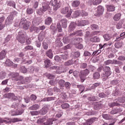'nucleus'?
Masks as SVG:
<instances>
[{
	"label": "nucleus",
	"mask_w": 125,
	"mask_h": 125,
	"mask_svg": "<svg viewBox=\"0 0 125 125\" xmlns=\"http://www.w3.org/2000/svg\"><path fill=\"white\" fill-rule=\"evenodd\" d=\"M17 40L19 42H20V43H25V42H26V39H25V36H24V34L19 35L17 37Z\"/></svg>",
	"instance_id": "6e6552de"
},
{
	"label": "nucleus",
	"mask_w": 125,
	"mask_h": 125,
	"mask_svg": "<svg viewBox=\"0 0 125 125\" xmlns=\"http://www.w3.org/2000/svg\"><path fill=\"white\" fill-rule=\"evenodd\" d=\"M5 64H6V65L8 66H12V65H13V62L11 61H10V60H6L5 62Z\"/></svg>",
	"instance_id": "a18cd8bd"
},
{
	"label": "nucleus",
	"mask_w": 125,
	"mask_h": 125,
	"mask_svg": "<svg viewBox=\"0 0 125 125\" xmlns=\"http://www.w3.org/2000/svg\"><path fill=\"white\" fill-rule=\"evenodd\" d=\"M87 64L86 63H82L81 65V68L82 69H85V68H87Z\"/></svg>",
	"instance_id": "bf43d9fd"
},
{
	"label": "nucleus",
	"mask_w": 125,
	"mask_h": 125,
	"mask_svg": "<svg viewBox=\"0 0 125 125\" xmlns=\"http://www.w3.org/2000/svg\"><path fill=\"white\" fill-rule=\"evenodd\" d=\"M61 23L62 24V28H67V20L65 19H62L61 20Z\"/></svg>",
	"instance_id": "dca6fc26"
},
{
	"label": "nucleus",
	"mask_w": 125,
	"mask_h": 125,
	"mask_svg": "<svg viewBox=\"0 0 125 125\" xmlns=\"http://www.w3.org/2000/svg\"><path fill=\"white\" fill-rule=\"evenodd\" d=\"M103 70L105 72V74H103L102 76L103 77L107 79L108 77L112 74L111 68L109 66H104L103 68Z\"/></svg>",
	"instance_id": "7ed1b4c3"
},
{
	"label": "nucleus",
	"mask_w": 125,
	"mask_h": 125,
	"mask_svg": "<svg viewBox=\"0 0 125 125\" xmlns=\"http://www.w3.org/2000/svg\"><path fill=\"white\" fill-rule=\"evenodd\" d=\"M77 87L79 89V90L81 92V93H83V92L84 90V86L83 85H77Z\"/></svg>",
	"instance_id": "2f4dec72"
},
{
	"label": "nucleus",
	"mask_w": 125,
	"mask_h": 125,
	"mask_svg": "<svg viewBox=\"0 0 125 125\" xmlns=\"http://www.w3.org/2000/svg\"><path fill=\"white\" fill-rule=\"evenodd\" d=\"M61 107L62 109H68V108H70V105L69 104H63L61 105Z\"/></svg>",
	"instance_id": "f704fd0d"
},
{
	"label": "nucleus",
	"mask_w": 125,
	"mask_h": 125,
	"mask_svg": "<svg viewBox=\"0 0 125 125\" xmlns=\"http://www.w3.org/2000/svg\"><path fill=\"white\" fill-rule=\"evenodd\" d=\"M75 41H76V42H77V43H80V42H83V39L80 38H76L75 39Z\"/></svg>",
	"instance_id": "864d4df0"
},
{
	"label": "nucleus",
	"mask_w": 125,
	"mask_h": 125,
	"mask_svg": "<svg viewBox=\"0 0 125 125\" xmlns=\"http://www.w3.org/2000/svg\"><path fill=\"white\" fill-rule=\"evenodd\" d=\"M39 108H40V105L39 104H34L32 106H31L29 109L30 110H38V109H39Z\"/></svg>",
	"instance_id": "c756f323"
},
{
	"label": "nucleus",
	"mask_w": 125,
	"mask_h": 125,
	"mask_svg": "<svg viewBox=\"0 0 125 125\" xmlns=\"http://www.w3.org/2000/svg\"><path fill=\"white\" fill-rule=\"evenodd\" d=\"M62 69H64V67L63 66L60 67L56 65H54L53 66L50 67V70H56V74H62V73H65V71L62 70Z\"/></svg>",
	"instance_id": "39448f33"
},
{
	"label": "nucleus",
	"mask_w": 125,
	"mask_h": 125,
	"mask_svg": "<svg viewBox=\"0 0 125 125\" xmlns=\"http://www.w3.org/2000/svg\"><path fill=\"white\" fill-rule=\"evenodd\" d=\"M103 12H104V8L101 5L98 6L95 15V16H100L103 14Z\"/></svg>",
	"instance_id": "0eeeda50"
},
{
	"label": "nucleus",
	"mask_w": 125,
	"mask_h": 125,
	"mask_svg": "<svg viewBox=\"0 0 125 125\" xmlns=\"http://www.w3.org/2000/svg\"><path fill=\"white\" fill-rule=\"evenodd\" d=\"M21 24L22 25V28L23 30H28L30 27V25H31V22H26L25 23H23L22 21L21 22Z\"/></svg>",
	"instance_id": "ddd939ff"
},
{
	"label": "nucleus",
	"mask_w": 125,
	"mask_h": 125,
	"mask_svg": "<svg viewBox=\"0 0 125 125\" xmlns=\"http://www.w3.org/2000/svg\"><path fill=\"white\" fill-rule=\"evenodd\" d=\"M74 56L78 58V57H80L81 56V53L79 52H74Z\"/></svg>",
	"instance_id": "0e129e2a"
},
{
	"label": "nucleus",
	"mask_w": 125,
	"mask_h": 125,
	"mask_svg": "<svg viewBox=\"0 0 125 125\" xmlns=\"http://www.w3.org/2000/svg\"><path fill=\"white\" fill-rule=\"evenodd\" d=\"M11 123H17L18 122H22V119L20 118H13L11 120Z\"/></svg>",
	"instance_id": "7c9ffc66"
},
{
	"label": "nucleus",
	"mask_w": 125,
	"mask_h": 125,
	"mask_svg": "<svg viewBox=\"0 0 125 125\" xmlns=\"http://www.w3.org/2000/svg\"><path fill=\"white\" fill-rule=\"evenodd\" d=\"M20 77V76H19V73H11V79L13 81H18Z\"/></svg>",
	"instance_id": "9d476101"
},
{
	"label": "nucleus",
	"mask_w": 125,
	"mask_h": 125,
	"mask_svg": "<svg viewBox=\"0 0 125 125\" xmlns=\"http://www.w3.org/2000/svg\"><path fill=\"white\" fill-rule=\"evenodd\" d=\"M105 65H110V64H112V60H108L104 62Z\"/></svg>",
	"instance_id": "5fc2aeb1"
},
{
	"label": "nucleus",
	"mask_w": 125,
	"mask_h": 125,
	"mask_svg": "<svg viewBox=\"0 0 125 125\" xmlns=\"http://www.w3.org/2000/svg\"><path fill=\"white\" fill-rule=\"evenodd\" d=\"M102 0H89L88 1L89 4L90 5H98L100 3H101Z\"/></svg>",
	"instance_id": "1a4fd4ad"
},
{
	"label": "nucleus",
	"mask_w": 125,
	"mask_h": 125,
	"mask_svg": "<svg viewBox=\"0 0 125 125\" xmlns=\"http://www.w3.org/2000/svg\"><path fill=\"white\" fill-rule=\"evenodd\" d=\"M90 41L92 42H100V39L96 36H95L91 38L90 39Z\"/></svg>",
	"instance_id": "a211bd4d"
},
{
	"label": "nucleus",
	"mask_w": 125,
	"mask_h": 125,
	"mask_svg": "<svg viewBox=\"0 0 125 125\" xmlns=\"http://www.w3.org/2000/svg\"><path fill=\"white\" fill-rule=\"evenodd\" d=\"M27 14H32L34 12V10L32 8H28L26 10Z\"/></svg>",
	"instance_id": "37998d69"
},
{
	"label": "nucleus",
	"mask_w": 125,
	"mask_h": 125,
	"mask_svg": "<svg viewBox=\"0 0 125 125\" xmlns=\"http://www.w3.org/2000/svg\"><path fill=\"white\" fill-rule=\"evenodd\" d=\"M122 22H118L117 25H116V28L117 29H121V28H122Z\"/></svg>",
	"instance_id": "774afa93"
},
{
	"label": "nucleus",
	"mask_w": 125,
	"mask_h": 125,
	"mask_svg": "<svg viewBox=\"0 0 125 125\" xmlns=\"http://www.w3.org/2000/svg\"><path fill=\"white\" fill-rule=\"evenodd\" d=\"M45 67V68H48L50 65L52 64L51 61L49 59H46L44 61Z\"/></svg>",
	"instance_id": "393cba45"
},
{
	"label": "nucleus",
	"mask_w": 125,
	"mask_h": 125,
	"mask_svg": "<svg viewBox=\"0 0 125 125\" xmlns=\"http://www.w3.org/2000/svg\"><path fill=\"white\" fill-rule=\"evenodd\" d=\"M79 15H80V12H79V11L76 10V11L74 12V13H73V17L74 18H76L78 17V16H79Z\"/></svg>",
	"instance_id": "49530a36"
},
{
	"label": "nucleus",
	"mask_w": 125,
	"mask_h": 125,
	"mask_svg": "<svg viewBox=\"0 0 125 125\" xmlns=\"http://www.w3.org/2000/svg\"><path fill=\"white\" fill-rule=\"evenodd\" d=\"M46 55L50 59L53 58V54L52 53V50L49 49L47 52H46Z\"/></svg>",
	"instance_id": "f3484780"
},
{
	"label": "nucleus",
	"mask_w": 125,
	"mask_h": 125,
	"mask_svg": "<svg viewBox=\"0 0 125 125\" xmlns=\"http://www.w3.org/2000/svg\"><path fill=\"white\" fill-rule=\"evenodd\" d=\"M13 96H14V93H9L6 95V97L7 98H10L12 99Z\"/></svg>",
	"instance_id": "09e8293b"
},
{
	"label": "nucleus",
	"mask_w": 125,
	"mask_h": 125,
	"mask_svg": "<svg viewBox=\"0 0 125 125\" xmlns=\"http://www.w3.org/2000/svg\"><path fill=\"white\" fill-rule=\"evenodd\" d=\"M5 55H6V51L5 50H3L0 53V60H2L4 58H5Z\"/></svg>",
	"instance_id": "b1692460"
},
{
	"label": "nucleus",
	"mask_w": 125,
	"mask_h": 125,
	"mask_svg": "<svg viewBox=\"0 0 125 125\" xmlns=\"http://www.w3.org/2000/svg\"><path fill=\"white\" fill-rule=\"evenodd\" d=\"M118 60H120L121 61H125V57L124 56H120L118 58Z\"/></svg>",
	"instance_id": "338daca9"
},
{
	"label": "nucleus",
	"mask_w": 125,
	"mask_h": 125,
	"mask_svg": "<svg viewBox=\"0 0 125 125\" xmlns=\"http://www.w3.org/2000/svg\"><path fill=\"white\" fill-rule=\"evenodd\" d=\"M73 35L79 36L82 37V36H83V32H82V30H78L70 34V36Z\"/></svg>",
	"instance_id": "5701e85b"
},
{
	"label": "nucleus",
	"mask_w": 125,
	"mask_h": 125,
	"mask_svg": "<svg viewBox=\"0 0 125 125\" xmlns=\"http://www.w3.org/2000/svg\"><path fill=\"white\" fill-rule=\"evenodd\" d=\"M58 84L60 86H61L62 87H63L65 85V80L63 79H61L58 83Z\"/></svg>",
	"instance_id": "c85d7f7f"
},
{
	"label": "nucleus",
	"mask_w": 125,
	"mask_h": 125,
	"mask_svg": "<svg viewBox=\"0 0 125 125\" xmlns=\"http://www.w3.org/2000/svg\"><path fill=\"white\" fill-rule=\"evenodd\" d=\"M107 11L112 12L114 11L116 9V7L113 5H107L106 6Z\"/></svg>",
	"instance_id": "2eb2a0df"
},
{
	"label": "nucleus",
	"mask_w": 125,
	"mask_h": 125,
	"mask_svg": "<svg viewBox=\"0 0 125 125\" xmlns=\"http://www.w3.org/2000/svg\"><path fill=\"white\" fill-rule=\"evenodd\" d=\"M48 110V107H43L42 109L40 110V113L42 115H45L47 113V111Z\"/></svg>",
	"instance_id": "4be33fe9"
},
{
	"label": "nucleus",
	"mask_w": 125,
	"mask_h": 125,
	"mask_svg": "<svg viewBox=\"0 0 125 125\" xmlns=\"http://www.w3.org/2000/svg\"><path fill=\"white\" fill-rule=\"evenodd\" d=\"M73 64H74L73 60H69L64 63V66H70V65H73Z\"/></svg>",
	"instance_id": "c9c22d12"
},
{
	"label": "nucleus",
	"mask_w": 125,
	"mask_h": 125,
	"mask_svg": "<svg viewBox=\"0 0 125 125\" xmlns=\"http://www.w3.org/2000/svg\"><path fill=\"white\" fill-rule=\"evenodd\" d=\"M91 28L92 30H95V29H98V26L97 24H92Z\"/></svg>",
	"instance_id": "e2e57ef3"
},
{
	"label": "nucleus",
	"mask_w": 125,
	"mask_h": 125,
	"mask_svg": "<svg viewBox=\"0 0 125 125\" xmlns=\"http://www.w3.org/2000/svg\"><path fill=\"white\" fill-rule=\"evenodd\" d=\"M112 64L120 65V64H121V62L117 61L116 60H113Z\"/></svg>",
	"instance_id": "680f3d73"
},
{
	"label": "nucleus",
	"mask_w": 125,
	"mask_h": 125,
	"mask_svg": "<svg viewBox=\"0 0 125 125\" xmlns=\"http://www.w3.org/2000/svg\"><path fill=\"white\" fill-rule=\"evenodd\" d=\"M104 40H105V41H108L110 40V39H111V37H110V36H109V34H105L104 35Z\"/></svg>",
	"instance_id": "8fccbe9b"
},
{
	"label": "nucleus",
	"mask_w": 125,
	"mask_h": 125,
	"mask_svg": "<svg viewBox=\"0 0 125 125\" xmlns=\"http://www.w3.org/2000/svg\"><path fill=\"white\" fill-rule=\"evenodd\" d=\"M55 60L58 62H63V61L61 60V58L59 56H55Z\"/></svg>",
	"instance_id": "c03bdc74"
},
{
	"label": "nucleus",
	"mask_w": 125,
	"mask_h": 125,
	"mask_svg": "<svg viewBox=\"0 0 125 125\" xmlns=\"http://www.w3.org/2000/svg\"><path fill=\"white\" fill-rule=\"evenodd\" d=\"M45 121H46V119H45V118H39L37 120V123L39 125H42V124L44 123V122H45Z\"/></svg>",
	"instance_id": "bb28decb"
},
{
	"label": "nucleus",
	"mask_w": 125,
	"mask_h": 125,
	"mask_svg": "<svg viewBox=\"0 0 125 125\" xmlns=\"http://www.w3.org/2000/svg\"><path fill=\"white\" fill-rule=\"evenodd\" d=\"M50 4H51L52 6H54V10H57L61 6L60 2H58L57 0H51L50 2Z\"/></svg>",
	"instance_id": "423d86ee"
},
{
	"label": "nucleus",
	"mask_w": 125,
	"mask_h": 125,
	"mask_svg": "<svg viewBox=\"0 0 125 125\" xmlns=\"http://www.w3.org/2000/svg\"><path fill=\"white\" fill-rule=\"evenodd\" d=\"M100 78V74H99V72H97L93 74L94 80H96L97 79H99Z\"/></svg>",
	"instance_id": "473e14b6"
},
{
	"label": "nucleus",
	"mask_w": 125,
	"mask_h": 125,
	"mask_svg": "<svg viewBox=\"0 0 125 125\" xmlns=\"http://www.w3.org/2000/svg\"><path fill=\"white\" fill-rule=\"evenodd\" d=\"M62 41L64 43H69V42H70V39L69 37H66L63 38Z\"/></svg>",
	"instance_id": "58836bf2"
},
{
	"label": "nucleus",
	"mask_w": 125,
	"mask_h": 125,
	"mask_svg": "<svg viewBox=\"0 0 125 125\" xmlns=\"http://www.w3.org/2000/svg\"><path fill=\"white\" fill-rule=\"evenodd\" d=\"M53 122H54V119H49L47 120L46 122L44 123V124L46 125H53Z\"/></svg>",
	"instance_id": "a878e982"
},
{
	"label": "nucleus",
	"mask_w": 125,
	"mask_h": 125,
	"mask_svg": "<svg viewBox=\"0 0 125 125\" xmlns=\"http://www.w3.org/2000/svg\"><path fill=\"white\" fill-rule=\"evenodd\" d=\"M57 28L59 33H61L62 32V27L61 26V24L60 22H59L57 24Z\"/></svg>",
	"instance_id": "e433bc0d"
},
{
	"label": "nucleus",
	"mask_w": 125,
	"mask_h": 125,
	"mask_svg": "<svg viewBox=\"0 0 125 125\" xmlns=\"http://www.w3.org/2000/svg\"><path fill=\"white\" fill-rule=\"evenodd\" d=\"M39 112L38 111H31L30 114L31 116H37L39 115Z\"/></svg>",
	"instance_id": "052dcab7"
},
{
	"label": "nucleus",
	"mask_w": 125,
	"mask_h": 125,
	"mask_svg": "<svg viewBox=\"0 0 125 125\" xmlns=\"http://www.w3.org/2000/svg\"><path fill=\"white\" fill-rule=\"evenodd\" d=\"M76 48L79 49H83V46L80 43H78L76 44Z\"/></svg>",
	"instance_id": "79ce46f5"
},
{
	"label": "nucleus",
	"mask_w": 125,
	"mask_h": 125,
	"mask_svg": "<svg viewBox=\"0 0 125 125\" xmlns=\"http://www.w3.org/2000/svg\"><path fill=\"white\" fill-rule=\"evenodd\" d=\"M45 25H50L51 23H52V18L51 17H48L46 19H45Z\"/></svg>",
	"instance_id": "aec40b11"
},
{
	"label": "nucleus",
	"mask_w": 125,
	"mask_h": 125,
	"mask_svg": "<svg viewBox=\"0 0 125 125\" xmlns=\"http://www.w3.org/2000/svg\"><path fill=\"white\" fill-rule=\"evenodd\" d=\"M13 19H14L13 16L12 15H10L7 17V20L9 22H12V21H13Z\"/></svg>",
	"instance_id": "4d7b16f0"
},
{
	"label": "nucleus",
	"mask_w": 125,
	"mask_h": 125,
	"mask_svg": "<svg viewBox=\"0 0 125 125\" xmlns=\"http://www.w3.org/2000/svg\"><path fill=\"white\" fill-rule=\"evenodd\" d=\"M64 85L67 89H69L71 87V83L68 82L65 83Z\"/></svg>",
	"instance_id": "de8ad7c7"
},
{
	"label": "nucleus",
	"mask_w": 125,
	"mask_h": 125,
	"mask_svg": "<svg viewBox=\"0 0 125 125\" xmlns=\"http://www.w3.org/2000/svg\"><path fill=\"white\" fill-rule=\"evenodd\" d=\"M23 113H24V109H21L19 110L18 112H17L16 115L17 116H18L19 115H22V114Z\"/></svg>",
	"instance_id": "6e6d98bb"
},
{
	"label": "nucleus",
	"mask_w": 125,
	"mask_h": 125,
	"mask_svg": "<svg viewBox=\"0 0 125 125\" xmlns=\"http://www.w3.org/2000/svg\"><path fill=\"white\" fill-rule=\"evenodd\" d=\"M47 77H48V79H49V80H52L53 79H54V78H55V76L54 75L50 74H47Z\"/></svg>",
	"instance_id": "3c124183"
},
{
	"label": "nucleus",
	"mask_w": 125,
	"mask_h": 125,
	"mask_svg": "<svg viewBox=\"0 0 125 125\" xmlns=\"http://www.w3.org/2000/svg\"><path fill=\"white\" fill-rule=\"evenodd\" d=\"M80 4H81V2L76 0L72 2L71 5L72 7H78Z\"/></svg>",
	"instance_id": "6ab92c4d"
},
{
	"label": "nucleus",
	"mask_w": 125,
	"mask_h": 125,
	"mask_svg": "<svg viewBox=\"0 0 125 125\" xmlns=\"http://www.w3.org/2000/svg\"><path fill=\"white\" fill-rule=\"evenodd\" d=\"M88 100L89 101H96V98H95V96H93L88 98Z\"/></svg>",
	"instance_id": "13d9d810"
},
{
	"label": "nucleus",
	"mask_w": 125,
	"mask_h": 125,
	"mask_svg": "<svg viewBox=\"0 0 125 125\" xmlns=\"http://www.w3.org/2000/svg\"><path fill=\"white\" fill-rule=\"evenodd\" d=\"M44 13V12L43 11V10L42 9V8H41L37 11V14H39V15H42V14H43Z\"/></svg>",
	"instance_id": "ea45409f"
},
{
	"label": "nucleus",
	"mask_w": 125,
	"mask_h": 125,
	"mask_svg": "<svg viewBox=\"0 0 125 125\" xmlns=\"http://www.w3.org/2000/svg\"><path fill=\"white\" fill-rule=\"evenodd\" d=\"M114 45L116 48H120L121 46H123V42L118 41L115 43Z\"/></svg>",
	"instance_id": "cd10ccee"
},
{
	"label": "nucleus",
	"mask_w": 125,
	"mask_h": 125,
	"mask_svg": "<svg viewBox=\"0 0 125 125\" xmlns=\"http://www.w3.org/2000/svg\"><path fill=\"white\" fill-rule=\"evenodd\" d=\"M42 9L44 12H45V11H47V10L48 11V12H49V13L51 12V7H50V6H49L48 4L43 5Z\"/></svg>",
	"instance_id": "4468645a"
},
{
	"label": "nucleus",
	"mask_w": 125,
	"mask_h": 125,
	"mask_svg": "<svg viewBox=\"0 0 125 125\" xmlns=\"http://www.w3.org/2000/svg\"><path fill=\"white\" fill-rule=\"evenodd\" d=\"M61 12L62 14H66L67 17H70L72 14V10L69 9L68 7H65L61 10Z\"/></svg>",
	"instance_id": "20e7f679"
},
{
	"label": "nucleus",
	"mask_w": 125,
	"mask_h": 125,
	"mask_svg": "<svg viewBox=\"0 0 125 125\" xmlns=\"http://www.w3.org/2000/svg\"><path fill=\"white\" fill-rule=\"evenodd\" d=\"M37 100V96L34 94H32L30 97V100L32 101H35Z\"/></svg>",
	"instance_id": "603ef678"
},
{
	"label": "nucleus",
	"mask_w": 125,
	"mask_h": 125,
	"mask_svg": "<svg viewBox=\"0 0 125 125\" xmlns=\"http://www.w3.org/2000/svg\"><path fill=\"white\" fill-rule=\"evenodd\" d=\"M25 51L27 50H33L34 49V47L32 45H27L24 48Z\"/></svg>",
	"instance_id": "72a5a7b5"
},
{
	"label": "nucleus",
	"mask_w": 125,
	"mask_h": 125,
	"mask_svg": "<svg viewBox=\"0 0 125 125\" xmlns=\"http://www.w3.org/2000/svg\"><path fill=\"white\" fill-rule=\"evenodd\" d=\"M102 117L104 120H111V117L108 114H103Z\"/></svg>",
	"instance_id": "4c0bfd02"
},
{
	"label": "nucleus",
	"mask_w": 125,
	"mask_h": 125,
	"mask_svg": "<svg viewBox=\"0 0 125 125\" xmlns=\"http://www.w3.org/2000/svg\"><path fill=\"white\" fill-rule=\"evenodd\" d=\"M17 84H25V79H24L23 76H20L17 82Z\"/></svg>",
	"instance_id": "f8f14e48"
},
{
	"label": "nucleus",
	"mask_w": 125,
	"mask_h": 125,
	"mask_svg": "<svg viewBox=\"0 0 125 125\" xmlns=\"http://www.w3.org/2000/svg\"><path fill=\"white\" fill-rule=\"evenodd\" d=\"M89 70L87 69L82 70L80 72V75L79 76L81 83H83L86 79V76L89 75Z\"/></svg>",
	"instance_id": "f03ea898"
},
{
	"label": "nucleus",
	"mask_w": 125,
	"mask_h": 125,
	"mask_svg": "<svg viewBox=\"0 0 125 125\" xmlns=\"http://www.w3.org/2000/svg\"><path fill=\"white\" fill-rule=\"evenodd\" d=\"M121 16H122V14H121V13H117L113 17V20L115 21H119L121 20Z\"/></svg>",
	"instance_id": "412c9836"
},
{
	"label": "nucleus",
	"mask_w": 125,
	"mask_h": 125,
	"mask_svg": "<svg viewBox=\"0 0 125 125\" xmlns=\"http://www.w3.org/2000/svg\"><path fill=\"white\" fill-rule=\"evenodd\" d=\"M90 55H91V54H90V53L88 51H85L84 52V54H83V56H85V57H86V56H90Z\"/></svg>",
	"instance_id": "69168bd1"
},
{
	"label": "nucleus",
	"mask_w": 125,
	"mask_h": 125,
	"mask_svg": "<svg viewBox=\"0 0 125 125\" xmlns=\"http://www.w3.org/2000/svg\"><path fill=\"white\" fill-rule=\"evenodd\" d=\"M108 105L110 108H112V107H115V106H119L120 104L117 103H109Z\"/></svg>",
	"instance_id": "a19ab883"
},
{
	"label": "nucleus",
	"mask_w": 125,
	"mask_h": 125,
	"mask_svg": "<svg viewBox=\"0 0 125 125\" xmlns=\"http://www.w3.org/2000/svg\"><path fill=\"white\" fill-rule=\"evenodd\" d=\"M88 24V21H77L75 22H72L69 25V27L68 29L69 32H72L74 31L76 28V26H85Z\"/></svg>",
	"instance_id": "f257e3e1"
},
{
	"label": "nucleus",
	"mask_w": 125,
	"mask_h": 125,
	"mask_svg": "<svg viewBox=\"0 0 125 125\" xmlns=\"http://www.w3.org/2000/svg\"><path fill=\"white\" fill-rule=\"evenodd\" d=\"M97 120V119L96 118H92L87 120L86 122L85 123V125H91L94 122H96Z\"/></svg>",
	"instance_id": "9b49d317"
}]
</instances>
